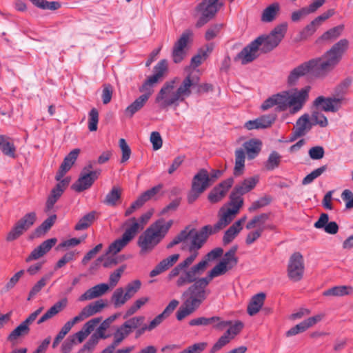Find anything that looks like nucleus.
Returning a JSON list of instances; mask_svg holds the SVG:
<instances>
[{"instance_id":"nucleus-14","label":"nucleus","mask_w":353,"mask_h":353,"mask_svg":"<svg viewBox=\"0 0 353 353\" xmlns=\"http://www.w3.org/2000/svg\"><path fill=\"white\" fill-rule=\"evenodd\" d=\"M228 270L229 269L227 266L224 265L223 263L219 262L208 272L205 277H198L196 280L192 283L193 287L203 291L204 294H207L205 288L210 281L215 277L225 274Z\"/></svg>"},{"instance_id":"nucleus-61","label":"nucleus","mask_w":353,"mask_h":353,"mask_svg":"<svg viewBox=\"0 0 353 353\" xmlns=\"http://www.w3.org/2000/svg\"><path fill=\"white\" fill-rule=\"evenodd\" d=\"M312 124L319 125L322 128L326 127L328 125V121L326 117L319 112L314 111L312 114Z\"/></svg>"},{"instance_id":"nucleus-20","label":"nucleus","mask_w":353,"mask_h":353,"mask_svg":"<svg viewBox=\"0 0 353 353\" xmlns=\"http://www.w3.org/2000/svg\"><path fill=\"white\" fill-rule=\"evenodd\" d=\"M313 105L316 108H321L325 112H335L341 106V99L319 96L313 101Z\"/></svg>"},{"instance_id":"nucleus-44","label":"nucleus","mask_w":353,"mask_h":353,"mask_svg":"<svg viewBox=\"0 0 353 353\" xmlns=\"http://www.w3.org/2000/svg\"><path fill=\"white\" fill-rule=\"evenodd\" d=\"M237 250V246L231 248L225 254L223 259L220 261L223 263L224 265L227 266L229 270L232 269L237 264L238 259L235 256Z\"/></svg>"},{"instance_id":"nucleus-60","label":"nucleus","mask_w":353,"mask_h":353,"mask_svg":"<svg viewBox=\"0 0 353 353\" xmlns=\"http://www.w3.org/2000/svg\"><path fill=\"white\" fill-rule=\"evenodd\" d=\"M326 170V165L321 166L307 174L302 181L303 185L311 183L314 179L321 176Z\"/></svg>"},{"instance_id":"nucleus-21","label":"nucleus","mask_w":353,"mask_h":353,"mask_svg":"<svg viewBox=\"0 0 353 353\" xmlns=\"http://www.w3.org/2000/svg\"><path fill=\"white\" fill-rule=\"evenodd\" d=\"M57 241V239L56 238H52L44 241L31 252L30 255L26 259V262L29 263L43 256L52 249V248L56 244Z\"/></svg>"},{"instance_id":"nucleus-30","label":"nucleus","mask_w":353,"mask_h":353,"mask_svg":"<svg viewBox=\"0 0 353 353\" xmlns=\"http://www.w3.org/2000/svg\"><path fill=\"white\" fill-rule=\"evenodd\" d=\"M32 324L27 319L14 329L8 336V341L14 342L19 338L28 335L30 331V325Z\"/></svg>"},{"instance_id":"nucleus-26","label":"nucleus","mask_w":353,"mask_h":353,"mask_svg":"<svg viewBox=\"0 0 353 353\" xmlns=\"http://www.w3.org/2000/svg\"><path fill=\"white\" fill-rule=\"evenodd\" d=\"M150 97V92L144 93L139 97L125 108L124 111L125 115L128 118H132L136 112L139 111L145 105Z\"/></svg>"},{"instance_id":"nucleus-8","label":"nucleus","mask_w":353,"mask_h":353,"mask_svg":"<svg viewBox=\"0 0 353 353\" xmlns=\"http://www.w3.org/2000/svg\"><path fill=\"white\" fill-rule=\"evenodd\" d=\"M288 29L287 23H283L276 26L268 35H261L260 39V51L267 53L275 48L284 37Z\"/></svg>"},{"instance_id":"nucleus-29","label":"nucleus","mask_w":353,"mask_h":353,"mask_svg":"<svg viewBox=\"0 0 353 353\" xmlns=\"http://www.w3.org/2000/svg\"><path fill=\"white\" fill-rule=\"evenodd\" d=\"M259 181V178L257 176L249 177L245 179L243 181L239 183L233 188L237 194L243 195L254 188Z\"/></svg>"},{"instance_id":"nucleus-32","label":"nucleus","mask_w":353,"mask_h":353,"mask_svg":"<svg viewBox=\"0 0 353 353\" xmlns=\"http://www.w3.org/2000/svg\"><path fill=\"white\" fill-rule=\"evenodd\" d=\"M262 143L258 139H250L243 143L249 159H254L261 151Z\"/></svg>"},{"instance_id":"nucleus-57","label":"nucleus","mask_w":353,"mask_h":353,"mask_svg":"<svg viewBox=\"0 0 353 353\" xmlns=\"http://www.w3.org/2000/svg\"><path fill=\"white\" fill-rule=\"evenodd\" d=\"M229 325L230 327L227 330L225 334L229 336L231 340L241 332L244 326L243 323L240 321H236L234 324L232 325L231 323Z\"/></svg>"},{"instance_id":"nucleus-25","label":"nucleus","mask_w":353,"mask_h":353,"mask_svg":"<svg viewBox=\"0 0 353 353\" xmlns=\"http://www.w3.org/2000/svg\"><path fill=\"white\" fill-rule=\"evenodd\" d=\"M123 226L125 227V230L122 236L129 241H131L137 233L143 230V225H141L135 217L128 219L123 223Z\"/></svg>"},{"instance_id":"nucleus-19","label":"nucleus","mask_w":353,"mask_h":353,"mask_svg":"<svg viewBox=\"0 0 353 353\" xmlns=\"http://www.w3.org/2000/svg\"><path fill=\"white\" fill-rule=\"evenodd\" d=\"M70 182V179L68 178L64 179L59 181L56 186L51 190L50 195L48 196L44 211L46 213H49L53 209L54 205L61 197L65 189L68 186Z\"/></svg>"},{"instance_id":"nucleus-9","label":"nucleus","mask_w":353,"mask_h":353,"mask_svg":"<svg viewBox=\"0 0 353 353\" xmlns=\"http://www.w3.org/2000/svg\"><path fill=\"white\" fill-rule=\"evenodd\" d=\"M238 214L236 210H233L230 208L222 207L219 210V219L213 226L207 225L203 227L200 230V233L203 234V239L206 242L209 235L214 234L222 230L234 219Z\"/></svg>"},{"instance_id":"nucleus-7","label":"nucleus","mask_w":353,"mask_h":353,"mask_svg":"<svg viewBox=\"0 0 353 353\" xmlns=\"http://www.w3.org/2000/svg\"><path fill=\"white\" fill-rule=\"evenodd\" d=\"M310 90L311 87L307 85L299 90L295 89L281 92L282 111L289 108L291 114L299 112L308 100Z\"/></svg>"},{"instance_id":"nucleus-46","label":"nucleus","mask_w":353,"mask_h":353,"mask_svg":"<svg viewBox=\"0 0 353 353\" xmlns=\"http://www.w3.org/2000/svg\"><path fill=\"white\" fill-rule=\"evenodd\" d=\"M121 196V189L117 186H114L107 194L103 203L108 205L115 206L117 201L120 200Z\"/></svg>"},{"instance_id":"nucleus-2","label":"nucleus","mask_w":353,"mask_h":353,"mask_svg":"<svg viewBox=\"0 0 353 353\" xmlns=\"http://www.w3.org/2000/svg\"><path fill=\"white\" fill-rule=\"evenodd\" d=\"M199 250H193L192 254L179 263L168 274V279L169 281L174 280L175 285L177 288H182L194 282L205 271L209 263L220 257L223 252L221 248L213 249L205 254L199 262L192 265L199 256Z\"/></svg>"},{"instance_id":"nucleus-3","label":"nucleus","mask_w":353,"mask_h":353,"mask_svg":"<svg viewBox=\"0 0 353 353\" xmlns=\"http://www.w3.org/2000/svg\"><path fill=\"white\" fill-rule=\"evenodd\" d=\"M199 81L198 76L188 74L178 86L179 79L174 78L166 81L158 92L155 101L161 108L178 106L185 97L191 94V88Z\"/></svg>"},{"instance_id":"nucleus-31","label":"nucleus","mask_w":353,"mask_h":353,"mask_svg":"<svg viewBox=\"0 0 353 353\" xmlns=\"http://www.w3.org/2000/svg\"><path fill=\"white\" fill-rule=\"evenodd\" d=\"M265 296V293L260 292L252 297L247 309L248 313L250 316H253L259 312L264 303Z\"/></svg>"},{"instance_id":"nucleus-4","label":"nucleus","mask_w":353,"mask_h":353,"mask_svg":"<svg viewBox=\"0 0 353 353\" xmlns=\"http://www.w3.org/2000/svg\"><path fill=\"white\" fill-rule=\"evenodd\" d=\"M172 223V220L165 222L161 219L148 228L138 239L140 254L143 255L150 252L164 238Z\"/></svg>"},{"instance_id":"nucleus-49","label":"nucleus","mask_w":353,"mask_h":353,"mask_svg":"<svg viewBox=\"0 0 353 353\" xmlns=\"http://www.w3.org/2000/svg\"><path fill=\"white\" fill-rule=\"evenodd\" d=\"M130 241L127 240L124 236L115 240L108 247V254H116L122 250Z\"/></svg>"},{"instance_id":"nucleus-51","label":"nucleus","mask_w":353,"mask_h":353,"mask_svg":"<svg viewBox=\"0 0 353 353\" xmlns=\"http://www.w3.org/2000/svg\"><path fill=\"white\" fill-rule=\"evenodd\" d=\"M243 205V199L242 198V195L240 194H237L234 190H232L230 195V202L228 203V205L233 210H236V212L239 213V210Z\"/></svg>"},{"instance_id":"nucleus-35","label":"nucleus","mask_w":353,"mask_h":353,"mask_svg":"<svg viewBox=\"0 0 353 353\" xmlns=\"http://www.w3.org/2000/svg\"><path fill=\"white\" fill-rule=\"evenodd\" d=\"M269 219L268 214L262 213L259 215L254 216L245 225L247 230H251L253 228L256 229H263V231L265 230V227L264 224Z\"/></svg>"},{"instance_id":"nucleus-63","label":"nucleus","mask_w":353,"mask_h":353,"mask_svg":"<svg viewBox=\"0 0 353 353\" xmlns=\"http://www.w3.org/2000/svg\"><path fill=\"white\" fill-rule=\"evenodd\" d=\"M141 285L139 280H134L126 285L125 292L129 299L132 298L139 291Z\"/></svg>"},{"instance_id":"nucleus-45","label":"nucleus","mask_w":353,"mask_h":353,"mask_svg":"<svg viewBox=\"0 0 353 353\" xmlns=\"http://www.w3.org/2000/svg\"><path fill=\"white\" fill-rule=\"evenodd\" d=\"M145 317L143 316H134L125 321L121 326L130 334L134 330L137 329L143 323Z\"/></svg>"},{"instance_id":"nucleus-15","label":"nucleus","mask_w":353,"mask_h":353,"mask_svg":"<svg viewBox=\"0 0 353 353\" xmlns=\"http://www.w3.org/2000/svg\"><path fill=\"white\" fill-rule=\"evenodd\" d=\"M304 263L303 255L300 252H294L290 258L288 266V274L293 281H300L303 276Z\"/></svg>"},{"instance_id":"nucleus-56","label":"nucleus","mask_w":353,"mask_h":353,"mask_svg":"<svg viewBox=\"0 0 353 353\" xmlns=\"http://www.w3.org/2000/svg\"><path fill=\"white\" fill-rule=\"evenodd\" d=\"M98 343L99 340L97 336L96 335H92L77 353H91L94 350Z\"/></svg>"},{"instance_id":"nucleus-53","label":"nucleus","mask_w":353,"mask_h":353,"mask_svg":"<svg viewBox=\"0 0 353 353\" xmlns=\"http://www.w3.org/2000/svg\"><path fill=\"white\" fill-rule=\"evenodd\" d=\"M163 185L159 184L153 188L145 191L139 196V199L141 200L142 203L144 205L148 201L153 199L157 193L162 189Z\"/></svg>"},{"instance_id":"nucleus-28","label":"nucleus","mask_w":353,"mask_h":353,"mask_svg":"<svg viewBox=\"0 0 353 353\" xmlns=\"http://www.w3.org/2000/svg\"><path fill=\"white\" fill-rule=\"evenodd\" d=\"M67 304L68 300L66 298L57 301L37 321V324H41L56 316L67 306Z\"/></svg>"},{"instance_id":"nucleus-52","label":"nucleus","mask_w":353,"mask_h":353,"mask_svg":"<svg viewBox=\"0 0 353 353\" xmlns=\"http://www.w3.org/2000/svg\"><path fill=\"white\" fill-rule=\"evenodd\" d=\"M50 276L51 275H46L43 276L33 285L28 294V301L35 296L41 290V289L46 285L48 281L50 279Z\"/></svg>"},{"instance_id":"nucleus-50","label":"nucleus","mask_w":353,"mask_h":353,"mask_svg":"<svg viewBox=\"0 0 353 353\" xmlns=\"http://www.w3.org/2000/svg\"><path fill=\"white\" fill-rule=\"evenodd\" d=\"M281 161V156L279 153L276 151H272L265 163V168L268 170H273L279 166Z\"/></svg>"},{"instance_id":"nucleus-48","label":"nucleus","mask_w":353,"mask_h":353,"mask_svg":"<svg viewBox=\"0 0 353 353\" xmlns=\"http://www.w3.org/2000/svg\"><path fill=\"white\" fill-rule=\"evenodd\" d=\"M282 95L281 92L276 94H274L272 97L267 99L261 105V108L263 110H266L274 105H277V108L282 111Z\"/></svg>"},{"instance_id":"nucleus-55","label":"nucleus","mask_w":353,"mask_h":353,"mask_svg":"<svg viewBox=\"0 0 353 353\" xmlns=\"http://www.w3.org/2000/svg\"><path fill=\"white\" fill-rule=\"evenodd\" d=\"M160 79H161L155 74L149 77L139 88V91L145 93L150 92L151 96L153 92L152 86L158 83Z\"/></svg>"},{"instance_id":"nucleus-62","label":"nucleus","mask_w":353,"mask_h":353,"mask_svg":"<svg viewBox=\"0 0 353 353\" xmlns=\"http://www.w3.org/2000/svg\"><path fill=\"white\" fill-rule=\"evenodd\" d=\"M230 341L231 339L224 333L212 347V348L210 350V353L217 352L225 345L228 344Z\"/></svg>"},{"instance_id":"nucleus-23","label":"nucleus","mask_w":353,"mask_h":353,"mask_svg":"<svg viewBox=\"0 0 353 353\" xmlns=\"http://www.w3.org/2000/svg\"><path fill=\"white\" fill-rule=\"evenodd\" d=\"M179 254H172L161 261L150 272L151 277H154L172 267L179 259Z\"/></svg>"},{"instance_id":"nucleus-36","label":"nucleus","mask_w":353,"mask_h":353,"mask_svg":"<svg viewBox=\"0 0 353 353\" xmlns=\"http://www.w3.org/2000/svg\"><path fill=\"white\" fill-rule=\"evenodd\" d=\"M245 155L243 149H237L235 151V165L234 168V175L236 176L243 174L245 168Z\"/></svg>"},{"instance_id":"nucleus-59","label":"nucleus","mask_w":353,"mask_h":353,"mask_svg":"<svg viewBox=\"0 0 353 353\" xmlns=\"http://www.w3.org/2000/svg\"><path fill=\"white\" fill-rule=\"evenodd\" d=\"M99 122V112L93 108L89 112L88 129L93 132L97 130V124Z\"/></svg>"},{"instance_id":"nucleus-16","label":"nucleus","mask_w":353,"mask_h":353,"mask_svg":"<svg viewBox=\"0 0 353 353\" xmlns=\"http://www.w3.org/2000/svg\"><path fill=\"white\" fill-rule=\"evenodd\" d=\"M260 39H256L250 44L246 46L235 57V61H239L241 64L245 65L253 61L259 56L260 50Z\"/></svg>"},{"instance_id":"nucleus-47","label":"nucleus","mask_w":353,"mask_h":353,"mask_svg":"<svg viewBox=\"0 0 353 353\" xmlns=\"http://www.w3.org/2000/svg\"><path fill=\"white\" fill-rule=\"evenodd\" d=\"M96 218V212L92 211L85 215H84L82 218L79 219L78 223L76 224L74 229L76 230H83L88 228L95 220Z\"/></svg>"},{"instance_id":"nucleus-40","label":"nucleus","mask_w":353,"mask_h":353,"mask_svg":"<svg viewBox=\"0 0 353 353\" xmlns=\"http://www.w3.org/2000/svg\"><path fill=\"white\" fill-rule=\"evenodd\" d=\"M212 50L213 46L212 44L206 46L205 50H200L199 52L192 58L191 65L193 68L198 67L207 59L208 54L212 51Z\"/></svg>"},{"instance_id":"nucleus-10","label":"nucleus","mask_w":353,"mask_h":353,"mask_svg":"<svg viewBox=\"0 0 353 353\" xmlns=\"http://www.w3.org/2000/svg\"><path fill=\"white\" fill-rule=\"evenodd\" d=\"M210 185L208 170L204 168L200 169L192 178L191 189L188 194V203L194 202Z\"/></svg>"},{"instance_id":"nucleus-41","label":"nucleus","mask_w":353,"mask_h":353,"mask_svg":"<svg viewBox=\"0 0 353 353\" xmlns=\"http://www.w3.org/2000/svg\"><path fill=\"white\" fill-rule=\"evenodd\" d=\"M8 139L9 138L6 136L0 135V150L5 155L14 158L16 148Z\"/></svg>"},{"instance_id":"nucleus-27","label":"nucleus","mask_w":353,"mask_h":353,"mask_svg":"<svg viewBox=\"0 0 353 353\" xmlns=\"http://www.w3.org/2000/svg\"><path fill=\"white\" fill-rule=\"evenodd\" d=\"M106 305L107 303L104 300H98L83 307L79 315L83 321L85 319L99 312Z\"/></svg>"},{"instance_id":"nucleus-1","label":"nucleus","mask_w":353,"mask_h":353,"mask_svg":"<svg viewBox=\"0 0 353 353\" xmlns=\"http://www.w3.org/2000/svg\"><path fill=\"white\" fill-rule=\"evenodd\" d=\"M349 46L347 39H340L321 57L312 59L294 68L288 77V83L295 85L300 78L309 73H313L318 78L325 77L340 63Z\"/></svg>"},{"instance_id":"nucleus-24","label":"nucleus","mask_w":353,"mask_h":353,"mask_svg":"<svg viewBox=\"0 0 353 353\" xmlns=\"http://www.w3.org/2000/svg\"><path fill=\"white\" fill-rule=\"evenodd\" d=\"M108 290L109 285L107 283H100L96 285L81 294L79 298V301H85L99 297L105 294Z\"/></svg>"},{"instance_id":"nucleus-12","label":"nucleus","mask_w":353,"mask_h":353,"mask_svg":"<svg viewBox=\"0 0 353 353\" xmlns=\"http://www.w3.org/2000/svg\"><path fill=\"white\" fill-rule=\"evenodd\" d=\"M37 219V214L34 212L26 214L14 224L11 230L8 233L6 241L11 242L19 238L34 224Z\"/></svg>"},{"instance_id":"nucleus-54","label":"nucleus","mask_w":353,"mask_h":353,"mask_svg":"<svg viewBox=\"0 0 353 353\" xmlns=\"http://www.w3.org/2000/svg\"><path fill=\"white\" fill-rule=\"evenodd\" d=\"M241 228H239L234 223L225 231L223 237V243L224 245L231 243L236 235L240 232Z\"/></svg>"},{"instance_id":"nucleus-22","label":"nucleus","mask_w":353,"mask_h":353,"mask_svg":"<svg viewBox=\"0 0 353 353\" xmlns=\"http://www.w3.org/2000/svg\"><path fill=\"white\" fill-rule=\"evenodd\" d=\"M276 119V115L271 114L263 115L254 120H250L245 123V128L249 130L259 128H267L272 125Z\"/></svg>"},{"instance_id":"nucleus-5","label":"nucleus","mask_w":353,"mask_h":353,"mask_svg":"<svg viewBox=\"0 0 353 353\" xmlns=\"http://www.w3.org/2000/svg\"><path fill=\"white\" fill-rule=\"evenodd\" d=\"M202 235L203 234L200 233L199 230L187 226L168 244L167 248L170 249L182 243L181 249L188 251L192 254L193 250L201 249L205 244Z\"/></svg>"},{"instance_id":"nucleus-6","label":"nucleus","mask_w":353,"mask_h":353,"mask_svg":"<svg viewBox=\"0 0 353 353\" xmlns=\"http://www.w3.org/2000/svg\"><path fill=\"white\" fill-rule=\"evenodd\" d=\"M183 296L187 298L176 312V316L178 321H181L192 314L206 299L207 294L194 288L192 284L183 292Z\"/></svg>"},{"instance_id":"nucleus-18","label":"nucleus","mask_w":353,"mask_h":353,"mask_svg":"<svg viewBox=\"0 0 353 353\" xmlns=\"http://www.w3.org/2000/svg\"><path fill=\"white\" fill-rule=\"evenodd\" d=\"M233 183L234 179L232 177L223 181L210 192L208 200L212 203L219 202L226 196L227 192L232 186Z\"/></svg>"},{"instance_id":"nucleus-37","label":"nucleus","mask_w":353,"mask_h":353,"mask_svg":"<svg viewBox=\"0 0 353 353\" xmlns=\"http://www.w3.org/2000/svg\"><path fill=\"white\" fill-rule=\"evenodd\" d=\"M280 10L278 3H274L268 6L261 15V21L263 22H271L276 18Z\"/></svg>"},{"instance_id":"nucleus-13","label":"nucleus","mask_w":353,"mask_h":353,"mask_svg":"<svg viewBox=\"0 0 353 353\" xmlns=\"http://www.w3.org/2000/svg\"><path fill=\"white\" fill-rule=\"evenodd\" d=\"M192 31L186 30L174 43L172 52V58L175 63L181 62L186 56L188 47L192 42Z\"/></svg>"},{"instance_id":"nucleus-58","label":"nucleus","mask_w":353,"mask_h":353,"mask_svg":"<svg viewBox=\"0 0 353 353\" xmlns=\"http://www.w3.org/2000/svg\"><path fill=\"white\" fill-rule=\"evenodd\" d=\"M319 26L314 21H312L310 23L307 25L300 32V37L301 39H305L307 37L312 36L317 30Z\"/></svg>"},{"instance_id":"nucleus-64","label":"nucleus","mask_w":353,"mask_h":353,"mask_svg":"<svg viewBox=\"0 0 353 353\" xmlns=\"http://www.w3.org/2000/svg\"><path fill=\"white\" fill-rule=\"evenodd\" d=\"M168 70V61L161 60L154 68V74L161 79Z\"/></svg>"},{"instance_id":"nucleus-34","label":"nucleus","mask_w":353,"mask_h":353,"mask_svg":"<svg viewBox=\"0 0 353 353\" xmlns=\"http://www.w3.org/2000/svg\"><path fill=\"white\" fill-rule=\"evenodd\" d=\"M57 215L52 214L43 221V223L37 227L32 233L33 237H40L44 235L54 224L57 220Z\"/></svg>"},{"instance_id":"nucleus-11","label":"nucleus","mask_w":353,"mask_h":353,"mask_svg":"<svg viewBox=\"0 0 353 353\" xmlns=\"http://www.w3.org/2000/svg\"><path fill=\"white\" fill-rule=\"evenodd\" d=\"M223 6L221 0H203L196 8L201 17L196 22V27L200 28L208 23Z\"/></svg>"},{"instance_id":"nucleus-43","label":"nucleus","mask_w":353,"mask_h":353,"mask_svg":"<svg viewBox=\"0 0 353 353\" xmlns=\"http://www.w3.org/2000/svg\"><path fill=\"white\" fill-rule=\"evenodd\" d=\"M352 288L346 285H340L331 288L323 292V295L325 296H343L348 295L352 292Z\"/></svg>"},{"instance_id":"nucleus-17","label":"nucleus","mask_w":353,"mask_h":353,"mask_svg":"<svg viewBox=\"0 0 353 353\" xmlns=\"http://www.w3.org/2000/svg\"><path fill=\"white\" fill-rule=\"evenodd\" d=\"M101 174V170H96L90 172H81L78 180L72 185V188L81 192L90 188Z\"/></svg>"},{"instance_id":"nucleus-39","label":"nucleus","mask_w":353,"mask_h":353,"mask_svg":"<svg viewBox=\"0 0 353 353\" xmlns=\"http://www.w3.org/2000/svg\"><path fill=\"white\" fill-rule=\"evenodd\" d=\"M344 30L343 25H339L325 32L320 37V39L325 41H334L337 39Z\"/></svg>"},{"instance_id":"nucleus-38","label":"nucleus","mask_w":353,"mask_h":353,"mask_svg":"<svg viewBox=\"0 0 353 353\" xmlns=\"http://www.w3.org/2000/svg\"><path fill=\"white\" fill-rule=\"evenodd\" d=\"M129 299L123 288H117L111 297V301L116 308L123 305Z\"/></svg>"},{"instance_id":"nucleus-42","label":"nucleus","mask_w":353,"mask_h":353,"mask_svg":"<svg viewBox=\"0 0 353 353\" xmlns=\"http://www.w3.org/2000/svg\"><path fill=\"white\" fill-rule=\"evenodd\" d=\"M129 334L126 330L121 325L117 328L116 332L114 333V341L108 345L106 348L109 350L112 353L114 351L115 348L127 337Z\"/></svg>"},{"instance_id":"nucleus-33","label":"nucleus","mask_w":353,"mask_h":353,"mask_svg":"<svg viewBox=\"0 0 353 353\" xmlns=\"http://www.w3.org/2000/svg\"><path fill=\"white\" fill-rule=\"evenodd\" d=\"M312 124L310 121L308 114H304L296 122L294 130H296L298 136H303L312 128Z\"/></svg>"}]
</instances>
